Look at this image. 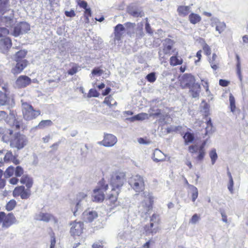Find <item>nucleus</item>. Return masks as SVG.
Wrapping results in <instances>:
<instances>
[{"label":"nucleus","mask_w":248,"mask_h":248,"mask_svg":"<svg viewBox=\"0 0 248 248\" xmlns=\"http://www.w3.org/2000/svg\"><path fill=\"white\" fill-rule=\"evenodd\" d=\"M21 102L22 114L24 119L30 121L36 118L40 115V111L34 109L30 104L23 102L22 100Z\"/></svg>","instance_id":"1"},{"label":"nucleus","mask_w":248,"mask_h":248,"mask_svg":"<svg viewBox=\"0 0 248 248\" xmlns=\"http://www.w3.org/2000/svg\"><path fill=\"white\" fill-rule=\"evenodd\" d=\"M125 182V175L123 172H116L113 174L110 179V184L112 186V190L118 194Z\"/></svg>","instance_id":"2"},{"label":"nucleus","mask_w":248,"mask_h":248,"mask_svg":"<svg viewBox=\"0 0 248 248\" xmlns=\"http://www.w3.org/2000/svg\"><path fill=\"white\" fill-rule=\"evenodd\" d=\"M10 12L9 16H3L0 18V37L6 36L9 33V30L5 27H12L15 24V20L13 19V11L9 10Z\"/></svg>","instance_id":"3"},{"label":"nucleus","mask_w":248,"mask_h":248,"mask_svg":"<svg viewBox=\"0 0 248 248\" xmlns=\"http://www.w3.org/2000/svg\"><path fill=\"white\" fill-rule=\"evenodd\" d=\"M10 146L18 150L23 148L28 143L27 137L19 133H15L13 138H10Z\"/></svg>","instance_id":"4"},{"label":"nucleus","mask_w":248,"mask_h":248,"mask_svg":"<svg viewBox=\"0 0 248 248\" xmlns=\"http://www.w3.org/2000/svg\"><path fill=\"white\" fill-rule=\"evenodd\" d=\"M131 187L136 191L140 192L144 189V181L143 177L139 175H133L128 181Z\"/></svg>","instance_id":"5"},{"label":"nucleus","mask_w":248,"mask_h":248,"mask_svg":"<svg viewBox=\"0 0 248 248\" xmlns=\"http://www.w3.org/2000/svg\"><path fill=\"white\" fill-rule=\"evenodd\" d=\"M16 222V218L13 214L6 215L4 212H0V225L2 228L7 229Z\"/></svg>","instance_id":"6"},{"label":"nucleus","mask_w":248,"mask_h":248,"mask_svg":"<svg viewBox=\"0 0 248 248\" xmlns=\"http://www.w3.org/2000/svg\"><path fill=\"white\" fill-rule=\"evenodd\" d=\"M87 195L84 192L78 193L76 196L74 204H75L74 209H72L74 215L76 216V213L78 209L83 205L87 204Z\"/></svg>","instance_id":"7"},{"label":"nucleus","mask_w":248,"mask_h":248,"mask_svg":"<svg viewBox=\"0 0 248 248\" xmlns=\"http://www.w3.org/2000/svg\"><path fill=\"white\" fill-rule=\"evenodd\" d=\"M173 45V41L170 39H166L163 43V48L162 50H160L158 52L159 57L160 59H164L165 55H170L172 46Z\"/></svg>","instance_id":"8"},{"label":"nucleus","mask_w":248,"mask_h":248,"mask_svg":"<svg viewBox=\"0 0 248 248\" xmlns=\"http://www.w3.org/2000/svg\"><path fill=\"white\" fill-rule=\"evenodd\" d=\"M108 186L106 185L104 187H101L95 188L92 194V200L96 202H102L105 199L104 192L108 189Z\"/></svg>","instance_id":"9"},{"label":"nucleus","mask_w":248,"mask_h":248,"mask_svg":"<svg viewBox=\"0 0 248 248\" xmlns=\"http://www.w3.org/2000/svg\"><path fill=\"white\" fill-rule=\"evenodd\" d=\"M30 30V25L26 22H20L14 28L13 34L16 37L27 32Z\"/></svg>","instance_id":"10"},{"label":"nucleus","mask_w":248,"mask_h":248,"mask_svg":"<svg viewBox=\"0 0 248 248\" xmlns=\"http://www.w3.org/2000/svg\"><path fill=\"white\" fill-rule=\"evenodd\" d=\"M117 142V138L112 134H105L104 139L102 141H99L98 144L105 147H112Z\"/></svg>","instance_id":"11"},{"label":"nucleus","mask_w":248,"mask_h":248,"mask_svg":"<svg viewBox=\"0 0 248 248\" xmlns=\"http://www.w3.org/2000/svg\"><path fill=\"white\" fill-rule=\"evenodd\" d=\"M14 105V99L8 96L6 93L0 91V106H6L8 109H9Z\"/></svg>","instance_id":"12"},{"label":"nucleus","mask_w":248,"mask_h":248,"mask_svg":"<svg viewBox=\"0 0 248 248\" xmlns=\"http://www.w3.org/2000/svg\"><path fill=\"white\" fill-rule=\"evenodd\" d=\"M139 212L141 216L146 215L151 209L150 200L149 198H145L138 207Z\"/></svg>","instance_id":"13"},{"label":"nucleus","mask_w":248,"mask_h":248,"mask_svg":"<svg viewBox=\"0 0 248 248\" xmlns=\"http://www.w3.org/2000/svg\"><path fill=\"white\" fill-rule=\"evenodd\" d=\"M12 46L11 40L8 37L0 40V51L3 54H7Z\"/></svg>","instance_id":"14"},{"label":"nucleus","mask_w":248,"mask_h":248,"mask_svg":"<svg viewBox=\"0 0 248 248\" xmlns=\"http://www.w3.org/2000/svg\"><path fill=\"white\" fill-rule=\"evenodd\" d=\"M70 232L73 235H79L83 229V223L81 222H75L71 224Z\"/></svg>","instance_id":"15"},{"label":"nucleus","mask_w":248,"mask_h":248,"mask_svg":"<svg viewBox=\"0 0 248 248\" xmlns=\"http://www.w3.org/2000/svg\"><path fill=\"white\" fill-rule=\"evenodd\" d=\"M31 83V78L26 76H20L16 79V85L18 88H24Z\"/></svg>","instance_id":"16"},{"label":"nucleus","mask_w":248,"mask_h":248,"mask_svg":"<svg viewBox=\"0 0 248 248\" xmlns=\"http://www.w3.org/2000/svg\"><path fill=\"white\" fill-rule=\"evenodd\" d=\"M98 216L96 211L88 209L85 211L83 213V217L84 220L86 222H92Z\"/></svg>","instance_id":"17"},{"label":"nucleus","mask_w":248,"mask_h":248,"mask_svg":"<svg viewBox=\"0 0 248 248\" xmlns=\"http://www.w3.org/2000/svg\"><path fill=\"white\" fill-rule=\"evenodd\" d=\"M125 31L123 25L119 24L114 28V40H120Z\"/></svg>","instance_id":"18"},{"label":"nucleus","mask_w":248,"mask_h":248,"mask_svg":"<svg viewBox=\"0 0 248 248\" xmlns=\"http://www.w3.org/2000/svg\"><path fill=\"white\" fill-rule=\"evenodd\" d=\"M13 132L12 130L0 127V137H2V140L5 142L9 141V136H12Z\"/></svg>","instance_id":"19"},{"label":"nucleus","mask_w":248,"mask_h":248,"mask_svg":"<svg viewBox=\"0 0 248 248\" xmlns=\"http://www.w3.org/2000/svg\"><path fill=\"white\" fill-rule=\"evenodd\" d=\"M144 232L146 235L152 234L153 235L158 231V227L156 224L154 222H150L149 225H146L144 227Z\"/></svg>","instance_id":"20"},{"label":"nucleus","mask_w":248,"mask_h":248,"mask_svg":"<svg viewBox=\"0 0 248 248\" xmlns=\"http://www.w3.org/2000/svg\"><path fill=\"white\" fill-rule=\"evenodd\" d=\"M165 155L160 150L155 149L153 153L152 159L155 162H162L165 160Z\"/></svg>","instance_id":"21"},{"label":"nucleus","mask_w":248,"mask_h":248,"mask_svg":"<svg viewBox=\"0 0 248 248\" xmlns=\"http://www.w3.org/2000/svg\"><path fill=\"white\" fill-rule=\"evenodd\" d=\"M54 217L49 214L40 212L37 214L35 216V219L39 221H43L46 222H49L50 220L53 219Z\"/></svg>","instance_id":"22"},{"label":"nucleus","mask_w":248,"mask_h":248,"mask_svg":"<svg viewBox=\"0 0 248 248\" xmlns=\"http://www.w3.org/2000/svg\"><path fill=\"white\" fill-rule=\"evenodd\" d=\"M16 62L15 67L12 69L14 74L20 73L27 65V62L25 60Z\"/></svg>","instance_id":"23"},{"label":"nucleus","mask_w":248,"mask_h":248,"mask_svg":"<svg viewBox=\"0 0 248 248\" xmlns=\"http://www.w3.org/2000/svg\"><path fill=\"white\" fill-rule=\"evenodd\" d=\"M189 88L192 96L193 98H196L199 96L201 91V86L199 84H194Z\"/></svg>","instance_id":"24"},{"label":"nucleus","mask_w":248,"mask_h":248,"mask_svg":"<svg viewBox=\"0 0 248 248\" xmlns=\"http://www.w3.org/2000/svg\"><path fill=\"white\" fill-rule=\"evenodd\" d=\"M217 20L215 22H213L211 24L212 26H216V30L219 32V33H221L223 32L226 28V24L224 22H221L218 21V19H216Z\"/></svg>","instance_id":"25"},{"label":"nucleus","mask_w":248,"mask_h":248,"mask_svg":"<svg viewBox=\"0 0 248 248\" xmlns=\"http://www.w3.org/2000/svg\"><path fill=\"white\" fill-rule=\"evenodd\" d=\"M209 63L213 70H216L218 68L219 61L217 55L215 53L213 54L212 58L209 60Z\"/></svg>","instance_id":"26"},{"label":"nucleus","mask_w":248,"mask_h":248,"mask_svg":"<svg viewBox=\"0 0 248 248\" xmlns=\"http://www.w3.org/2000/svg\"><path fill=\"white\" fill-rule=\"evenodd\" d=\"M20 182L25 184L28 188H30L33 183L32 179L27 175H23L20 179Z\"/></svg>","instance_id":"27"},{"label":"nucleus","mask_w":248,"mask_h":248,"mask_svg":"<svg viewBox=\"0 0 248 248\" xmlns=\"http://www.w3.org/2000/svg\"><path fill=\"white\" fill-rule=\"evenodd\" d=\"M190 22L193 24H196L200 22L202 19L201 16L197 14L191 13L188 16Z\"/></svg>","instance_id":"28"},{"label":"nucleus","mask_w":248,"mask_h":248,"mask_svg":"<svg viewBox=\"0 0 248 248\" xmlns=\"http://www.w3.org/2000/svg\"><path fill=\"white\" fill-rule=\"evenodd\" d=\"M189 9L188 6H180L177 8V12L180 16H184L188 14Z\"/></svg>","instance_id":"29"},{"label":"nucleus","mask_w":248,"mask_h":248,"mask_svg":"<svg viewBox=\"0 0 248 248\" xmlns=\"http://www.w3.org/2000/svg\"><path fill=\"white\" fill-rule=\"evenodd\" d=\"M183 138L185 140V144L187 145L189 143H191L194 140V136L192 133L186 132L184 135Z\"/></svg>","instance_id":"30"},{"label":"nucleus","mask_w":248,"mask_h":248,"mask_svg":"<svg viewBox=\"0 0 248 248\" xmlns=\"http://www.w3.org/2000/svg\"><path fill=\"white\" fill-rule=\"evenodd\" d=\"M52 122L50 120H42L36 127L39 129H44L46 127L52 125Z\"/></svg>","instance_id":"31"},{"label":"nucleus","mask_w":248,"mask_h":248,"mask_svg":"<svg viewBox=\"0 0 248 248\" xmlns=\"http://www.w3.org/2000/svg\"><path fill=\"white\" fill-rule=\"evenodd\" d=\"M186 85L188 86L189 88L193 84H195V79L194 76L191 75H188L186 76L184 79Z\"/></svg>","instance_id":"32"},{"label":"nucleus","mask_w":248,"mask_h":248,"mask_svg":"<svg viewBox=\"0 0 248 248\" xmlns=\"http://www.w3.org/2000/svg\"><path fill=\"white\" fill-rule=\"evenodd\" d=\"M9 0H0V11L4 12L9 8Z\"/></svg>","instance_id":"33"},{"label":"nucleus","mask_w":248,"mask_h":248,"mask_svg":"<svg viewBox=\"0 0 248 248\" xmlns=\"http://www.w3.org/2000/svg\"><path fill=\"white\" fill-rule=\"evenodd\" d=\"M129 236V232L127 230L120 231L118 233V237L122 240L127 239Z\"/></svg>","instance_id":"34"},{"label":"nucleus","mask_w":248,"mask_h":248,"mask_svg":"<svg viewBox=\"0 0 248 248\" xmlns=\"http://www.w3.org/2000/svg\"><path fill=\"white\" fill-rule=\"evenodd\" d=\"M27 52L25 50H21L16 53L15 55V61L16 62L22 61V59L26 55Z\"/></svg>","instance_id":"35"},{"label":"nucleus","mask_w":248,"mask_h":248,"mask_svg":"<svg viewBox=\"0 0 248 248\" xmlns=\"http://www.w3.org/2000/svg\"><path fill=\"white\" fill-rule=\"evenodd\" d=\"M229 102L231 111L233 113L235 111L236 107L235 98L234 96L232 95V94H230Z\"/></svg>","instance_id":"36"},{"label":"nucleus","mask_w":248,"mask_h":248,"mask_svg":"<svg viewBox=\"0 0 248 248\" xmlns=\"http://www.w3.org/2000/svg\"><path fill=\"white\" fill-rule=\"evenodd\" d=\"M209 156L211 159L212 164L214 165L218 157L217 154L215 149L211 150L209 153Z\"/></svg>","instance_id":"37"},{"label":"nucleus","mask_w":248,"mask_h":248,"mask_svg":"<svg viewBox=\"0 0 248 248\" xmlns=\"http://www.w3.org/2000/svg\"><path fill=\"white\" fill-rule=\"evenodd\" d=\"M25 187L24 186L16 187V188H15L13 192V196L15 197L20 196L21 195Z\"/></svg>","instance_id":"38"},{"label":"nucleus","mask_w":248,"mask_h":248,"mask_svg":"<svg viewBox=\"0 0 248 248\" xmlns=\"http://www.w3.org/2000/svg\"><path fill=\"white\" fill-rule=\"evenodd\" d=\"M129 13L134 17H142L144 16V13L139 10H129Z\"/></svg>","instance_id":"39"},{"label":"nucleus","mask_w":248,"mask_h":248,"mask_svg":"<svg viewBox=\"0 0 248 248\" xmlns=\"http://www.w3.org/2000/svg\"><path fill=\"white\" fill-rule=\"evenodd\" d=\"M170 64L171 65H176L181 64L182 63V60L181 59L179 60L176 57L172 56L170 58Z\"/></svg>","instance_id":"40"},{"label":"nucleus","mask_w":248,"mask_h":248,"mask_svg":"<svg viewBox=\"0 0 248 248\" xmlns=\"http://www.w3.org/2000/svg\"><path fill=\"white\" fill-rule=\"evenodd\" d=\"M15 172V168L12 166L9 167L5 171L4 175L6 177L12 176Z\"/></svg>","instance_id":"41"},{"label":"nucleus","mask_w":248,"mask_h":248,"mask_svg":"<svg viewBox=\"0 0 248 248\" xmlns=\"http://www.w3.org/2000/svg\"><path fill=\"white\" fill-rule=\"evenodd\" d=\"M191 190L192 191V200L193 202H195L198 196V191L196 187L193 186H190Z\"/></svg>","instance_id":"42"},{"label":"nucleus","mask_w":248,"mask_h":248,"mask_svg":"<svg viewBox=\"0 0 248 248\" xmlns=\"http://www.w3.org/2000/svg\"><path fill=\"white\" fill-rule=\"evenodd\" d=\"M16 202L14 200H10L6 205V209L8 211L12 210L16 205Z\"/></svg>","instance_id":"43"},{"label":"nucleus","mask_w":248,"mask_h":248,"mask_svg":"<svg viewBox=\"0 0 248 248\" xmlns=\"http://www.w3.org/2000/svg\"><path fill=\"white\" fill-rule=\"evenodd\" d=\"M213 125L211 123V119H209V120L207 123V126L206 127L205 130H206V135H208L209 134H211L213 132Z\"/></svg>","instance_id":"44"},{"label":"nucleus","mask_w":248,"mask_h":248,"mask_svg":"<svg viewBox=\"0 0 248 248\" xmlns=\"http://www.w3.org/2000/svg\"><path fill=\"white\" fill-rule=\"evenodd\" d=\"M147 114L145 113L139 114L130 118L129 119L131 120V121H134L135 120H141L144 119L145 116Z\"/></svg>","instance_id":"45"},{"label":"nucleus","mask_w":248,"mask_h":248,"mask_svg":"<svg viewBox=\"0 0 248 248\" xmlns=\"http://www.w3.org/2000/svg\"><path fill=\"white\" fill-rule=\"evenodd\" d=\"M79 67L76 64H74L72 68L69 69L67 73L70 75H73L77 73Z\"/></svg>","instance_id":"46"},{"label":"nucleus","mask_w":248,"mask_h":248,"mask_svg":"<svg viewBox=\"0 0 248 248\" xmlns=\"http://www.w3.org/2000/svg\"><path fill=\"white\" fill-rule=\"evenodd\" d=\"M100 93L94 89H91L90 90L88 94V97H97L99 96Z\"/></svg>","instance_id":"47"},{"label":"nucleus","mask_w":248,"mask_h":248,"mask_svg":"<svg viewBox=\"0 0 248 248\" xmlns=\"http://www.w3.org/2000/svg\"><path fill=\"white\" fill-rule=\"evenodd\" d=\"M30 195V190L29 189H25V188L20 196L22 199H27Z\"/></svg>","instance_id":"48"},{"label":"nucleus","mask_w":248,"mask_h":248,"mask_svg":"<svg viewBox=\"0 0 248 248\" xmlns=\"http://www.w3.org/2000/svg\"><path fill=\"white\" fill-rule=\"evenodd\" d=\"M104 71L99 68H94L92 71V74L93 76H100Z\"/></svg>","instance_id":"49"},{"label":"nucleus","mask_w":248,"mask_h":248,"mask_svg":"<svg viewBox=\"0 0 248 248\" xmlns=\"http://www.w3.org/2000/svg\"><path fill=\"white\" fill-rule=\"evenodd\" d=\"M147 80L150 82H154L156 80L155 73L154 72L148 74L146 76Z\"/></svg>","instance_id":"50"},{"label":"nucleus","mask_w":248,"mask_h":248,"mask_svg":"<svg viewBox=\"0 0 248 248\" xmlns=\"http://www.w3.org/2000/svg\"><path fill=\"white\" fill-rule=\"evenodd\" d=\"M13 155L11 151H7L4 156V161L5 162H8L10 160H12L13 158Z\"/></svg>","instance_id":"51"},{"label":"nucleus","mask_w":248,"mask_h":248,"mask_svg":"<svg viewBox=\"0 0 248 248\" xmlns=\"http://www.w3.org/2000/svg\"><path fill=\"white\" fill-rule=\"evenodd\" d=\"M236 69H237V74L239 77V78L240 80L241 81L242 80V76L241 73V62L240 61H238L236 63Z\"/></svg>","instance_id":"52"},{"label":"nucleus","mask_w":248,"mask_h":248,"mask_svg":"<svg viewBox=\"0 0 248 248\" xmlns=\"http://www.w3.org/2000/svg\"><path fill=\"white\" fill-rule=\"evenodd\" d=\"M15 175L17 177L21 176L23 173V170L20 166H17L15 170Z\"/></svg>","instance_id":"53"},{"label":"nucleus","mask_w":248,"mask_h":248,"mask_svg":"<svg viewBox=\"0 0 248 248\" xmlns=\"http://www.w3.org/2000/svg\"><path fill=\"white\" fill-rule=\"evenodd\" d=\"M198 150L199 155L197 156V158L199 160H202L205 155V150L203 149L199 148Z\"/></svg>","instance_id":"54"},{"label":"nucleus","mask_w":248,"mask_h":248,"mask_svg":"<svg viewBox=\"0 0 248 248\" xmlns=\"http://www.w3.org/2000/svg\"><path fill=\"white\" fill-rule=\"evenodd\" d=\"M203 50H204L205 54L207 56L210 55L211 53V48L207 44H205L203 46Z\"/></svg>","instance_id":"55"},{"label":"nucleus","mask_w":248,"mask_h":248,"mask_svg":"<svg viewBox=\"0 0 248 248\" xmlns=\"http://www.w3.org/2000/svg\"><path fill=\"white\" fill-rule=\"evenodd\" d=\"M11 119L12 122L13 127L15 126L16 129H19L20 127V124L19 123L16 121V119L13 116H11Z\"/></svg>","instance_id":"56"},{"label":"nucleus","mask_w":248,"mask_h":248,"mask_svg":"<svg viewBox=\"0 0 248 248\" xmlns=\"http://www.w3.org/2000/svg\"><path fill=\"white\" fill-rule=\"evenodd\" d=\"M200 218L198 215L195 214L192 216L190 220V222L193 224H195L200 220Z\"/></svg>","instance_id":"57"},{"label":"nucleus","mask_w":248,"mask_h":248,"mask_svg":"<svg viewBox=\"0 0 248 248\" xmlns=\"http://www.w3.org/2000/svg\"><path fill=\"white\" fill-rule=\"evenodd\" d=\"M115 193H116L115 192ZM119 193L117 194V193H113V194H111L109 196V200L111 202H113V203H115V202L117 201V196L118 195Z\"/></svg>","instance_id":"58"},{"label":"nucleus","mask_w":248,"mask_h":248,"mask_svg":"<svg viewBox=\"0 0 248 248\" xmlns=\"http://www.w3.org/2000/svg\"><path fill=\"white\" fill-rule=\"evenodd\" d=\"M201 107L202 108L203 110L205 112H207L209 110V106L208 104L206 103L204 101H202L201 104Z\"/></svg>","instance_id":"59"},{"label":"nucleus","mask_w":248,"mask_h":248,"mask_svg":"<svg viewBox=\"0 0 248 248\" xmlns=\"http://www.w3.org/2000/svg\"><path fill=\"white\" fill-rule=\"evenodd\" d=\"M113 100V98L111 96H109L105 98V100L104 101V103L107 104V105L111 107L112 105L111 104V100Z\"/></svg>","instance_id":"60"},{"label":"nucleus","mask_w":248,"mask_h":248,"mask_svg":"<svg viewBox=\"0 0 248 248\" xmlns=\"http://www.w3.org/2000/svg\"><path fill=\"white\" fill-rule=\"evenodd\" d=\"M64 14L66 16L70 17H74L76 15L75 11L73 10H71L70 11H65Z\"/></svg>","instance_id":"61"},{"label":"nucleus","mask_w":248,"mask_h":248,"mask_svg":"<svg viewBox=\"0 0 248 248\" xmlns=\"http://www.w3.org/2000/svg\"><path fill=\"white\" fill-rule=\"evenodd\" d=\"M198 150L199 149H198L197 146L196 145L190 146L188 148V150L189 152L191 153H196Z\"/></svg>","instance_id":"62"},{"label":"nucleus","mask_w":248,"mask_h":248,"mask_svg":"<svg viewBox=\"0 0 248 248\" xmlns=\"http://www.w3.org/2000/svg\"><path fill=\"white\" fill-rule=\"evenodd\" d=\"M233 180H229V183L228 186V188L229 190V191L231 193H233Z\"/></svg>","instance_id":"63"},{"label":"nucleus","mask_w":248,"mask_h":248,"mask_svg":"<svg viewBox=\"0 0 248 248\" xmlns=\"http://www.w3.org/2000/svg\"><path fill=\"white\" fill-rule=\"evenodd\" d=\"M229 82L224 79H220L219 81V84L220 86L223 87H226L228 85Z\"/></svg>","instance_id":"64"}]
</instances>
